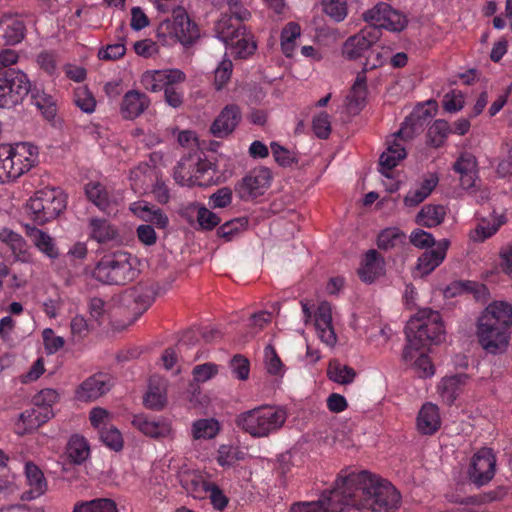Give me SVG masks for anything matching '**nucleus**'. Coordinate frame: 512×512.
Masks as SVG:
<instances>
[{"instance_id":"6e6552de","label":"nucleus","mask_w":512,"mask_h":512,"mask_svg":"<svg viewBox=\"0 0 512 512\" xmlns=\"http://www.w3.org/2000/svg\"><path fill=\"white\" fill-rule=\"evenodd\" d=\"M217 37L225 44L230 54L238 58L251 56L257 46L253 36L246 32L244 26L235 23L228 15H223L215 26Z\"/></svg>"},{"instance_id":"bb28decb","label":"nucleus","mask_w":512,"mask_h":512,"mask_svg":"<svg viewBox=\"0 0 512 512\" xmlns=\"http://www.w3.org/2000/svg\"><path fill=\"white\" fill-rule=\"evenodd\" d=\"M364 321L365 319L363 317L355 319L354 328L365 333L368 340L374 343L375 346L382 347L386 345L392 336L391 328L387 325L382 326L380 319L376 316L374 317V322L371 327L366 325Z\"/></svg>"},{"instance_id":"a19ab883","label":"nucleus","mask_w":512,"mask_h":512,"mask_svg":"<svg viewBox=\"0 0 512 512\" xmlns=\"http://www.w3.org/2000/svg\"><path fill=\"white\" fill-rule=\"evenodd\" d=\"M247 454L238 446L222 444L217 450L216 461L223 468L233 467L237 462L245 460Z\"/></svg>"},{"instance_id":"58836bf2","label":"nucleus","mask_w":512,"mask_h":512,"mask_svg":"<svg viewBox=\"0 0 512 512\" xmlns=\"http://www.w3.org/2000/svg\"><path fill=\"white\" fill-rule=\"evenodd\" d=\"M466 379V375H455L443 378L438 385V393L441 398L447 403H452L462 391Z\"/></svg>"},{"instance_id":"cd10ccee","label":"nucleus","mask_w":512,"mask_h":512,"mask_svg":"<svg viewBox=\"0 0 512 512\" xmlns=\"http://www.w3.org/2000/svg\"><path fill=\"white\" fill-rule=\"evenodd\" d=\"M150 105V99L138 90L128 91L122 100L120 111L125 119H135Z\"/></svg>"},{"instance_id":"393cba45","label":"nucleus","mask_w":512,"mask_h":512,"mask_svg":"<svg viewBox=\"0 0 512 512\" xmlns=\"http://www.w3.org/2000/svg\"><path fill=\"white\" fill-rule=\"evenodd\" d=\"M439 182L436 173H427L405 195L403 202L407 207H415L423 202L436 188Z\"/></svg>"},{"instance_id":"f704fd0d","label":"nucleus","mask_w":512,"mask_h":512,"mask_svg":"<svg viewBox=\"0 0 512 512\" xmlns=\"http://www.w3.org/2000/svg\"><path fill=\"white\" fill-rule=\"evenodd\" d=\"M25 475L28 486L30 487L29 499H35L45 493L47 482L43 472L35 464L28 462L25 465Z\"/></svg>"},{"instance_id":"864d4df0","label":"nucleus","mask_w":512,"mask_h":512,"mask_svg":"<svg viewBox=\"0 0 512 512\" xmlns=\"http://www.w3.org/2000/svg\"><path fill=\"white\" fill-rule=\"evenodd\" d=\"M74 103L85 113H92L96 107V100L93 94L85 86L75 89Z\"/></svg>"},{"instance_id":"680f3d73","label":"nucleus","mask_w":512,"mask_h":512,"mask_svg":"<svg viewBox=\"0 0 512 512\" xmlns=\"http://www.w3.org/2000/svg\"><path fill=\"white\" fill-rule=\"evenodd\" d=\"M312 127L317 137L321 139L328 138L331 132L330 116L325 112L319 113L314 117Z\"/></svg>"},{"instance_id":"e433bc0d","label":"nucleus","mask_w":512,"mask_h":512,"mask_svg":"<svg viewBox=\"0 0 512 512\" xmlns=\"http://www.w3.org/2000/svg\"><path fill=\"white\" fill-rule=\"evenodd\" d=\"M26 234L32 240L34 245L47 257L55 259L58 257V249L53 239L47 233L36 227H26Z\"/></svg>"},{"instance_id":"49530a36","label":"nucleus","mask_w":512,"mask_h":512,"mask_svg":"<svg viewBox=\"0 0 512 512\" xmlns=\"http://www.w3.org/2000/svg\"><path fill=\"white\" fill-rule=\"evenodd\" d=\"M39 69L49 77L59 75L58 55L54 51H41L36 57Z\"/></svg>"},{"instance_id":"c03bdc74","label":"nucleus","mask_w":512,"mask_h":512,"mask_svg":"<svg viewBox=\"0 0 512 512\" xmlns=\"http://www.w3.org/2000/svg\"><path fill=\"white\" fill-rule=\"evenodd\" d=\"M29 93L31 94L32 103L42 111L47 119H51L55 116L56 107L51 95L36 87L33 89L30 87Z\"/></svg>"},{"instance_id":"473e14b6","label":"nucleus","mask_w":512,"mask_h":512,"mask_svg":"<svg viewBox=\"0 0 512 512\" xmlns=\"http://www.w3.org/2000/svg\"><path fill=\"white\" fill-rule=\"evenodd\" d=\"M220 429L221 425L215 418H202L192 423L190 435L195 441H208L216 438Z\"/></svg>"},{"instance_id":"ea45409f","label":"nucleus","mask_w":512,"mask_h":512,"mask_svg":"<svg viewBox=\"0 0 512 512\" xmlns=\"http://www.w3.org/2000/svg\"><path fill=\"white\" fill-rule=\"evenodd\" d=\"M66 453L75 464L83 463L90 454L87 440L78 434L72 435L67 443Z\"/></svg>"},{"instance_id":"3c124183","label":"nucleus","mask_w":512,"mask_h":512,"mask_svg":"<svg viewBox=\"0 0 512 512\" xmlns=\"http://www.w3.org/2000/svg\"><path fill=\"white\" fill-rule=\"evenodd\" d=\"M100 439L107 448L115 452L122 450L124 445L121 432L113 426L102 427L100 431Z\"/></svg>"},{"instance_id":"69168bd1","label":"nucleus","mask_w":512,"mask_h":512,"mask_svg":"<svg viewBox=\"0 0 512 512\" xmlns=\"http://www.w3.org/2000/svg\"><path fill=\"white\" fill-rule=\"evenodd\" d=\"M230 368L237 379L242 381L248 379L250 364L247 358L235 355L230 361Z\"/></svg>"},{"instance_id":"7ed1b4c3","label":"nucleus","mask_w":512,"mask_h":512,"mask_svg":"<svg viewBox=\"0 0 512 512\" xmlns=\"http://www.w3.org/2000/svg\"><path fill=\"white\" fill-rule=\"evenodd\" d=\"M512 334V304L497 300L489 303L476 320V337L484 351L497 355L507 351Z\"/></svg>"},{"instance_id":"bf43d9fd","label":"nucleus","mask_w":512,"mask_h":512,"mask_svg":"<svg viewBox=\"0 0 512 512\" xmlns=\"http://www.w3.org/2000/svg\"><path fill=\"white\" fill-rule=\"evenodd\" d=\"M142 86L151 92H158L164 89V82L160 70H148L141 76Z\"/></svg>"},{"instance_id":"4be33fe9","label":"nucleus","mask_w":512,"mask_h":512,"mask_svg":"<svg viewBox=\"0 0 512 512\" xmlns=\"http://www.w3.org/2000/svg\"><path fill=\"white\" fill-rule=\"evenodd\" d=\"M26 33L24 20L18 15H3L0 18V38L5 45L20 43Z\"/></svg>"},{"instance_id":"ddd939ff","label":"nucleus","mask_w":512,"mask_h":512,"mask_svg":"<svg viewBox=\"0 0 512 512\" xmlns=\"http://www.w3.org/2000/svg\"><path fill=\"white\" fill-rule=\"evenodd\" d=\"M272 176L265 167L250 171L236 186V192L243 200H250L263 195L270 186Z\"/></svg>"},{"instance_id":"412c9836","label":"nucleus","mask_w":512,"mask_h":512,"mask_svg":"<svg viewBox=\"0 0 512 512\" xmlns=\"http://www.w3.org/2000/svg\"><path fill=\"white\" fill-rule=\"evenodd\" d=\"M450 246L448 239L437 242L436 247L424 252L419 258L416 271L420 276H426L435 270L445 259Z\"/></svg>"},{"instance_id":"13d9d810","label":"nucleus","mask_w":512,"mask_h":512,"mask_svg":"<svg viewBox=\"0 0 512 512\" xmlns=\"http://www.w3.org/2000/svg\"><path fill=\"white\" fill-rule=\"evenodd\" d=\"M464 104V95L459 90H453L446 93L442 101L443 108L448 113H456L461 111L464 107Z\"/></svg>"},{"instance_id":"0e129e2a","label":"nucleus","mask_w":512,"mask_h":512,"mask_svg":"<svg viewBox=\"0 0 512 512\" xmlns=\"http://www.w3.org/2000/svg\"><path fill=\"white\" fill-rule=\"evenodd\" d=\"M58 393L56 390L46 388L38 392L32 400L33 405L39 408L52 409L54 403L58 400Z\"/></svg>"},{"instance_id":"72a5a7b5","label":"nucleus","mask_w":512,"mask_h":512,"mask_svg":"<svg viewBox=\"0 0 512 512\" xmlns=\"http://www.w3.org/2000/svg\"><path fill=\"white\" fill-rule=\"evenodd\" d=\"M367 96L366 76L359 73L346 98V107L351 114H357L364 106Z\"/></svg>"},{"instance_id":"2f4dec72","label":"nucleus","mask_w":512,"mask_h":512,"mask_svg":"<svg viewBox=\"0 0 512 512\" xmlns=\"http://www.w3.org/2000/svg\"><path fill=\"white\" fill-rule=\"evenodd\" d=\"M212 482L200 472L187 473L182 479V486L195 499L207 497Z\"/></svg>"},{"instance_id":"4468645a","label":"nucleus","mask_w":512,"mask_h":512,"mask_svg":"<svg viewBox=\"0 0 512 512\" xmlns=\"http://www.w3.org/2000/svg\"><path fill=\"white\" fill-rule=\"evenodd\" d=\"M495 471L496 457L492 449L485 447L472 457L468 474L474 484L483 486L493 479Z\"/></svg>"},{"instance_id":"f3484780","label":"nucleus","mask_w":512,"mask_h":512,"mask_svg":"<svg viewBox=\"0 0 512 512\" xmlns=\"http://www.w3.org/2000/svg\"><path fill=\"white\" fill-rule=\"evenodd\" d=\"M315 329L319 339L329 347L337 342V336L332 324V307L322 302L315 313Z\"/></svg>"},{"instance_id":"dca6fc26","label":"nucleus","mask_w":512,"mask_h":512,"mask_svg":"<svg viewBox=\"0 0 512 512\" xmlns=\"http://www.w3.org/2000/svg\"><path fill=\"white\" fill-rule=\"evenodd\" d=\"M378 38V30L373 28L362 29L359 33L346 40L343 54L349 59H356L369 50Z\"/></svg>"},{"instance_id":"0eeeda50","label":"nucleus","mask_w":512,"mask_h":512,"mask_svg":"<svg viewBox=\"0 0 512 512\" xmlns=\"http://www.w3.org/2000/svg\"><path fill=\"white\" fill-rule=\"evenodd\" d=\"M138 260L124 251L104 255L98 263V281L110 285H124L138 275Z\"/></svg>"},{"instance_id":"9d476101","label":"nucleus","mask_w":512,"mask_h":512,"mask_svg":"<svg viewBox=\"0 0 512 512\" xmlns=\"http://www.w3.org/2000/svg\"><path fill=\"white\" fill-rule=\"evenodd\" d=\"M173 177L181 186H209L214 182L215 170L208 160L189 155L179 161Z\"/></svg>"},{"instance_id":"c756f323","label":"nucleus","mask_w":512,"mask_h":512,"mask_svg":"<svg viewBox=\"0 0 512 512\" xmlns=\"http://www.w3.org/2000/svg\"><path fill=\"white\" fill-rule=\"evenodd\" d=\"M166 391L167 382L165 379L159 376L151 377L144 397L145 406L154 410L162 409L167 401Z\"/></svg>"},{"instance_id":"9b49d317","label":"nucleus","mask_w":512,"mask_h":512,"mask_svg":"<svg viewBox=\"0 0 512 512\" xmlns=\"http://www.w3.org/2000/svg\"><path fill=\"white\" fill-rule=\"evenodd\" d=\"M29 91L30 80L22 70H0V108L10 109L21 104Z\"/></svg>"},{"instance_id":"052dcab7","label":"nucleus","mask_w":512,"mask_h":512,"mask_svg":"<svg viewBox=\"0 0 512 512\" xmlns=\"http://www.w3.org/2000/svg\"><path fill=\"white\" fill-rule=\"evenodd\" d=\"M232 67V62L229 59H224L215 69L214 85L217 90H221L230 80Z\"/></svg>"},{"instance_id":"5701e85b","label":"nucleus","mask_w":512,"mask_h":512,"mask_svg":"<svg viewBox=\"0 0 512 512\" xmlns=\"http://www.w3.org/2000/svg\"><path fill=\"white\" fill-rule=\"evenodd\" d=\"M453 170L459 174L460 185L465 190H472L477 180V160L468 152L461 153L453 164Z\"/></svg>"},{"instance_id":"20e7f679","label":"nucleus","mask_w":512,"mask_h":512,"mask_svg":"<svg viewBox=\"0 0 512 512\" xmlns=\"http://www.w3.org/2000/svg\"><path fill=\"white\" fill-rule=\"evenodd\" d=\"M437 103L434 100H428L415 111V114L407 118L399 131L390 136L387 140V148L380 155V172L390 178V171L396 167L401 160L406 157L404 142L411 139L415 133L414 125L411 123L413 117L426 120L435 115Z\"/></svg>"},{"instance_id":"7c9ffc66","label":"nucleus","mask_w":512,"mask_h":512,"mask_svg":"<svg viewBox=\"0 0 512 512\" xmlns=\"http://www.w3.org/2000/svg\"><path fill=\"white\" fill-rule=\"evenodd\" d=\"M506 221L503 214L491 215L488 219H483L478 225L470 231L469 237L474 242H483L493 236Z\"/></svg>"},{"instance_id":"423d86ee","label":"nucleus","mask_w":512,"mask_h":512,"mask_svg":"<svg viewBox=\"0 0 512 512\" xmlns=\"http://www.w3.org/2000/svg\"><path fill=\"white\" fill-rule=\"evenodd\" d=\"M156 38L163 46L171 47L180 43L184 47H190L200 38V31L186 10L176 7L172 16L157 26Z\"/></svg>"},{"instance_id":"2eb2a0df","label":"nucleus","mask_w":512,"mask_h":512,"mask_svg":"<svg viewBox=\"0 0 512 512\" xmlns=\"http://www.w3.org/2000/svg\"><path fill=\"white\" fill-rule=\"evenodd\" d=\"M10 152V162L15 171L16 179L28 172L38 159V148L28 142L15 144Z\"/></svg>"},{"instance_id":"8fccbe9b","label":"nucleus","mask_w":512,"mask_h":512,"mask_svg":"<svg viewBox=\"0 0 512 512\" xmlns=\"http://www.w3.org/2000/svg\"><path fill=\"white\" fill-rule=\"evenodd\" d=\"M191 209L196 213L197 222L201 229L211 230L220 223L218 215L202 205L194 204Z\"/></svg>"},{"instance_id":"a211bd4d","label":"nucleus","mask_w":512,"mask_h":512,"mask_svg":"<svg viewBox=\"0 0 512 512\" xmlns=\"http://www.w3.org/2000/svg\"><path fill=\"white\" fill-rule=\"evenodd\" d=\"M53 415L52 409L39 408L33 405L20 414L17 433L19 435L31 433L50 420Z\"/></svg>"},{"instance_id":"f257e3e1","label":"nucleus","mask_w":512,"mask_h":512,"mask_svg":"<svg viewBox=\"0 0 512 512\" xmlns=\"http://www.w3.org/2000/svg\"><path fill=\"white\" fill-rule=\"evenodd\" d=\"M400 503V493L388 480L368 470L346 469L333 489L317 501L294 503L289 512H347L349 507L359 512H395Z\"/></svg>"},{"instance_id":"a18cd8bd","label":"nucleus","mask_w":512,"mask_h":512,"mask_svg":"<svg viewBox=\"0 0 512 512\" xmlns=\"http://www.w3.org/2000/svg\"><path fill=\"white\" fill-rule=\"evenodd\" d=\"M406 235L397 227H389L380 232L377 245L380 249L388 250L402 245Z\"/></svg>"},{"instance_id":"b1692460","label":"nucleus","mask_w":512,"mask_h":512,"mask_svg":"<svg viewBox=\"0 0 512 512\" xmlns=\"http://www.w3.org/2000/svg\"><path fill=\"white\" fill-rule=\"evenodd\" d=\"M385 273L384 258L376 251L369 250L365 253L358 269L360 279L365 283H373Z\"/></svg>"},{"instance_id":"79ce46f5","label":"nucleus","mask_w":512,"mask_h":512,"mask_svg":"<svg viewBox=\"0 0 512 512\" xmlns=\"http://www.w3.org/2000/svg\"><path fill=\"white\" fill-rule=\"evenodd\" d=\"M301 36V28L296 22H289L281 32V49L287 57H292L296 49V40Z\"/></svg>"},{"instance_id":"c9c22d12","label":"nucleus","mask_w":512,"mask_h":512,"mask_svg":"<svg viewBox=\"0 0 512 512\" xmlns=\"http://www.w3.org/2000/svg\"><path fill=\"white\" fill-rule=\"evenodd\" d=\"M122 301L126 305H131L133 302V309L140 315L152 304L153 297L151 296L149 289L144 287H134L125 291Z\"/></svg>"},{"instance_id":"f03ea898","label":"nucleus","mask_w":512,"mask_h":512,"mask_svg":"<svg viewBox=\"0 0 512 512\" xmlns=\"http://www.w3.org/2000/svg\"><path fill=\"white\" fill-rule=\"evenodd\" d=\"M406 345L402 359L419 378L434 375L435 369L429 358V345L440 342L444 335V325L439 312L428 308L419 310L407 322L405 328Z\"/></svg>"},{"instance_id":"4d7b16f0","label":"nucleus","mask_w":512,"mask_h":512,"mask_svg":"<svg viewBox=\"0 0 512 512\" xmlns=\"http://www.w3.org/2000/svg\"><path fill=\"white\" fill-rule=\"evenodd\" d=\"M390 55L389 48L381 47L380 49L376 48L370 51L369 55L366 58L364 63L363 72L365 74L366 71L375 69L377 67L382 66L386 63Z\"/></svg>"},{"instance_id":"e2e57ef3","label":"nucleus","mask_w":512,"mask_h":512,"mask_svg":"<svg viewBox=\"0 0 512 512\" xmlns=\"http://www.w3.org/2000/svg\"><path fill=\"white\" fill-rule=\"evenodd\" d=\"M76 397L80 401L90 402L96 399V375L86 379L76 390Z\"/></svg>"},{"instance_id":"1a4fd4ad","label":"nucleus","mask_w":512,"mask_h":512,"mask_svg":"<svg viewBox=\"0 0 512 512\" xmlns=\"http://www.w3.org/2000/svg\"><path fill=\"white\" fill-rule=\"evenodd\" d=\"M66 195L56 188H46L37 191L30 198L28 208L34 222L44 225L56 219L66 208Z\"/></svg>"},{"instance_id":"c85d7f7f","label":"nucleus","mask_w":512,"mask_h":512,"mask_svg":"<svg viewBox=\"0 0 512 512\" xmlns=\"http://www.w3.org/2000/svg\"><path fill=\"white\" fill-rule=\"evenodd\" d=\"M131 212L145 222H151L159 228H166L169 220L164 212L146 201H137L130 205Z\"/></svg>"},{"instance_id":"5fc2aeb1","label":"nucleus","mask_w":512,"mask_h":512,"mask_svg":"<svg viewBox=\"0 0 512 512\" xmlns=\"http://www.w3.org/2000/svg\"><path fill=\"white\" fill-rule=\"evenodd\" d=\"M324 12L333 20L340 22L347 16L346 0H322Z\"/></svg>"},{"instance_id":"603ef678","label":"nucleus","mask_w":512,"mask_h":512,"mask_svg":"<svg viewBox=\"0 0 512 512\" xmlns=\"http://www.w3.org/2000/svg\"><path fill=\"white\" fill-rule=\"evenodd\" d=\"M264 365L266 371L271 375L283 376L285 372L281 359L277 355L275 348L270 344L264 349Z\"/></svg>"},{"instance_id":"a878e982","label":"nucleus","mask_w":512,"mask_h":512,"mask_svg":"<svg viewBox=\"0 0 512 512\" xmlns=\"http://www.w3.org/2000/svg\"><path fill=\"white\" fill-rule=\"evenodd\" d=\"M441 426V417L437 405L427 402L422 405L416 419V427L423 435H432Z\"/></svg>"},{"instance_id":"f8f14e48","label":"nucleus","mask_w":512,"mask_h":512,"mask_svg":"<svg viewBox=\"0 0 512 512\" xmlns=\"http://www.w3.org/2000/svg\"><path fill=\"white\" fill-rule=\"evenodd\" d=\"M363 19L370 24V28H383L391 32H400L408 24L406 15L385 2H379L367 9L363 13Z\"/></svg>"},{"instance_id":"de8ad7c7","label":"nucleus","mask_w":512,"mask_h":512,"mask_svg":"<svg viewBox=\"0 0 512 512\" xmlns=\"http://www.w3.org/2000/svg\"><path fill=\"white\" fill-rule=\"evenodd\" d=\"M450 133L451 127L446 120H435L428 130V142L433 147H440Z\"/></svg>"},{"instance_id":"338daca9","label":"nucleus","mask_w":512,"mask_h":512,"mask_svg":"<svg viewBox=\"0 0 512 512\" xmlns=\"http://www.w3.org/2000/svg\"><path fill=\"white\" fill-rule=\"evenodd\" d=\"M42 338L45 350L48 354L56 353L65 344L64 339L60 336H56L54 334V331L50 328H46L43 330Z\"/></svg>"},{"instance_id":"aec40b11","label":"nucleus","mask_w":512,"mask_h":512,"mask_svg":"<svg viewBox=\"0 0 512 512\" xmlns=\"http://www.w3.org/2000/svg\"><path fill=\"white\" fill-rule=\"evenodd\" d=\"M241 120V112L234 104L223 108L211 125V133L218 138L225 137L232 133Z\"/></svg>"},{"instance_id":"774afa93","label":"nucleus","mask_w":512,"mask_h":512,"mask_svg":"<svg viewBox=\"0 0 512 512\" xmlns=\"http://www.w3.org/2000/svg\"><path fill=\"white\" fill-rule=\"evenodd\" d=\"M245 221L243 219H235L229 222H226L225 224L221 225L218 228V235L219 237L225 239L226 241H230L239 234V232L244 228Z\"/></svg>"},{"instance_id":"6ab92c4d","label":"nucleus","mask_w":512,"mask_h":512,"mask_svg":"<svg viewBox=\"0 0 512 512\" xmlns=\"http://www.w3.org/2000/svg\"><path fill=\"white\" fill-rule=\"evenodd\" d=\"M132 424L144 435L151 438H169L173 436L171 423L164 419H152L146 415H135Z\"/></svg>"},{"instance_id":"37998d69","label":"nucleus","mask_w":512,"mask_h":512,"mask_svg":"<svg viewBox=\"0 0 512 512\" xmlns=\"http://www.w3.org/2000/svg\"><path fill=\"white\" fill-rule=\"evenodd\" d=\"M327 375L331 381L346 385L354 381L356 372L353 368L347 365L338 361H332L328 366Z\"/></svg>"},{"instance_id":"39448f33","label":"nucleus","mask_w":512,"mask_h":512,"mask_svg":"<svg viewBox=\"0 0 512 512\" xmlns=\"http://www.w3.org/2000/svg\"><path fill=\"white\" fill-rule=\"evenodd\" d=\"M286 420L287 413L282 407L261 405L240 413L236 424L253 438H266L277 433Z\"/></svg>"},{"instance_id":"6e6d98bb","label":"nucleus","mask_w":512,"mask_h":512,"mask_svg":"<svg viewBox=\"0 0 512 512\" xmlns=\"http://www.w3.org/2000/svg\"><path fill=\"white\" fill-rule=\"evenodd\" d=\"M219 373V366L212 362L197 365L193 368V380L196 383H205Z\"/></svg>"},{"instance_id":"09e8293b","label":"nucleus","mask_w":512,"mask_h":512,"mask_svg":"<svg viewBox=\"0 0 512 512\" xmlns=\"http://www.w3.org/2000/svg\"><path fill=\"white\" fill-rule=\"evenodd\" d=\"M10 151H12L11 145L0 146V183L16 180L15 171L10 162Z\"/></svg>"},{"instance_id":"4c0bfd02","label":"nucleus","mask_w":512,"mask_h":512,"mask_svg":"<svg viewBox=\"0 0 512 512\" xmlns=\"http://www.w3.org/2000/svg\"><path fill=\"white\" fill-rule=\"evenodd\" d=\"M447 214L443 205L427 204L421 208L416 216V222L428 228L441 224Z\"/></svg>"}]
</instances>
